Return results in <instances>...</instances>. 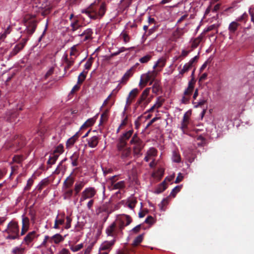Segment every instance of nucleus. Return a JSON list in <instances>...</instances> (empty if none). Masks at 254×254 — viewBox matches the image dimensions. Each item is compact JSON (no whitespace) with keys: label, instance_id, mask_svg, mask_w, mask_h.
<instances>
[{"label":"nucleus","instance_id":"f8f14e48","mask_svg":"<svg viewBox=\"0 0 254 254\" xmlns=\"http://www.w3.org/2000/svg\"><path fill=\"white\" fill-rule=\"evenodd\" d=\"M98 11H96V18H101L103 16L106 11V4L105 2L101 1V0H98Z\"/></svg>","mask_w":254,"mask_h":254},{"label":"nucleus","instance_id":"0eeeda50","mask_svg":"<svg viewBox=\"0 0 254 254\" xmlns=\"http://www.w3.org/2000/svg\"><path fill=\"white\" fill-rule=\"evenodd\" d=\"M115 239L110 241H105L103 243L99 249L98 254H108L112 249V247L114 245Z\"/></svg>","mask_w":254,"mask_h":254},{"label":"nucleus","instance_id":"ea45409f","mask_svg":"<svg viewBox=\"0 0 254 254\" xmlns=\"http://www.w3.org/2000/svg\"><path fill=\"white\" fill-rule=\"evenodd\" d=\"M25 251V249L21 247H15L12 249V253L13 254H22Z\"/></svg>","mask_w":254,"mask_h":254},{"label":"nucleus","instance_id":"2f4dec72","mask_svg":"<svg viewBox=\"0 0 254 254\" xmlns=\"http://www.w3.org/2000/svg\"><path fill=\"white\" fill-rule=\"evenodd\" d=\"M172 159L174 162L176 163H180L181 162V157L178 151L175 150L173 152Z\"/></svg>","mask_w":254,"mask_h":254},{"label":"nucleus","instance_id":"69168bd1","mask_svg":"<svg viewBox=\"0 0 254 254\" xmlns=\"http://www.w3.org/2000/svg\"><path fill=\"white\" fill-rule=\"evenodd\" d=\"M127 120V117H126L124 119V120L122 121V123H121V124L120 126H119V127H118V129H117V133H118V132L120 131V129H121V127H122L123 126H126V125Z\"/></svg>","mask_w":254,"mask_h":254},{"label":"nucleus","instance_id":"6e6552de","mask_svg":"<svg viewBox=\"0 0 254 254\" xmlns=\"http://www.w3.org/2000/svg\"><path fill=\"white\" fill-rule=\"evenodd\" d=\"M95 1L92 3L87 8L82 9L81 12L85 13L90 19H95Z\"/></svg>","mask_w":254,"mask_h":254},{"label":"nucleus","instance_id":"473e14b6","mask_svg":"<svg viewBox=\"0 0 254 254\" xmlns=\"http://www.w3.org/2000/svg\"><path fill=\"white\" fill-rule=\"evenodd\" d=\"M85 183L83 182H78L75 184L74 190L76 194H77L83 188Z\"/></svg>","mask_w":254,"mask_h":254},{"label":"nucleus","instance_id":"72a5a7b5","mask_svg":"<svg viewBox=\"0 0 254 254\" xmlns=\"http://www.w3.org/2000/svg\"><path fill=\"white\" fill-rule=\"evenodd\" d=\"M37 27V23L35 21H32L28 23V25L27 26V32H34Z\"/></svg>","mask_w":254,"mask_h":254},{"label":"nucleus","instance_id":"37998d69","mask_svg":"<svg viewBox=\"0 0 254 254\" xmlns=\"http://www.w3.org/2000/svg\"><path fill=\"white\" fill-rule=\"evenodd\" d=\"M181 188L182 186H177L175 187L171 192L170 195L175 197L176 194L181 190Z\"/></svg>","mask_w":254,"mask_h":254},{"label":"nucleus","instance_id":"338daca9","mask_svg":"<svg viewBox=\"0 0 254 254\" xmlns=\"http://www.w3.org/2000/svg\"><path fill=\"white\" fill-rule=\"evenodd\" d=\"M190 99V97L188 96H185L184 95L181 100L182 103L187 104L189 103V101Z\"/></svg>","mask_w":254,"mask_h":254},{"label":"nucleus","instance_id":"3c124183","mask_svg":"<svg viewBox=\"0 0 254 254\" xmlns=\"http://www.w3.org/2000/svg\"><path fill=\"white\" fill-rule=\"evenodd\" d=\"M168 203V198L166 197L164 198L161 201L160 204L159 205L160 207V208L162 210H165L164 207L166 206Z\"/></svg>","mask_w":254,"mask_h":254},{"label":"nucleus","instance_id":"423d86ee","mask_svg":"<svg viewBox=\"0 0 254 254\" xmlns=\"http://www.w3.org/2000/svg\"><path fill=\"white\" fill-rule=\"evenodd\" d=\"M248 14L246 13H243L240 17H238L235 21L232 22L229 26V30L230 31L240 30L242 26L240 22L246 23L248 19Z\"/></svg>","mask_w":254,"mask_h":254},{"label":"nucleus","instance_id":"5701e85b","mask_svg":"<svg viewBox=\"0 0 254 254\" xmlns=\"http://www.w3.org/2000/svg\"><path fill=\"white\" fill-rule=\"evenodd\" d=\"M189 123V116L187 115V113L184 114L183 119L181 123V129L183 132L187 128L188 125Z\"/></svg>","mask_w":254,"mask_h":254},{"label":"nucleus","instance_id":"4468645a","mask_svg":"<svg viewBox=\"0 0 254 254\" xmlns=\"http://www.w3.org/2000/svg\"><path fill=\"white\" fill-rule=\"evenodd\" d=\"M18 114L16 111H8L5 114V119L9 123L15 122Z\"/></svg>","mask_w":254,"mask_h":254},{"label":"nucleus","instance_id":"de8ad7c7","mask_svg":"<svg viewBox=\"0 0 254 254\" xmlns=\"http://www.w3.org/2000/svg\"><path fill=\"white\" fill-rule=\"evenodd\" d=\"M86 72L83 71L79 75L78 77V83L81 84L83 82L86 77Z\"/></svg>","mask_w":254,"mask_h":254},{"label":"nucleus","instance_id":"79ce46f5","mask_svg":"<svg viewBox=\"0 0 254 254\" xmlns=\"http://www.w3.org/2000/svg\"><path fill=\"white\" fill-rule=\"evenodd\" d=\"M64 146L62 144H60L55 148L53 152L54 153H58L59 154H61L63 153L64 152Z\"/></svg>","mask_w":254,"mask_h":254},{"label":"nucleus","instance_id":"8fccbe9b","mask_svg":"<svg viewBox=\"0 0 254 254\" xmlns=\"http://www.w3.org/2000/svg\"><path fill=\"white\" fill-rule=\"evenodd\" d=\"M33 182H34V181L32 179H31V178L29 179L27 181L26 186L24 188V190L25 191L29 190H30L31 187L33 185Z\"/></svg>","mask_w":254,"mask_h":254},{"label":"nucleus","instance_id":"ddd939ff","mask_svg":"<svg viewBox=\"0 0 254 254\" xmlns=\"http://www.w3.org/2000/svg\"><path fill=\"white\" fill-rule=\"evenodd\" d=\"M38 235L37 234L36 231H33L28 233L24 237L22 243L26 245H29L33 241L37 238Z\"/></svg>","mask_w":254,"mask_h":254},{"label":"nucleus","instance_id":"2eb2a0df","mask_svg":"<svg viewBox=\"0 0 254 254\" xmlns=\"http://www.w3.org/2000/svg\"><path fill=\"white\" fill-rule=\"evenodd\" d=\"M205 33H201V34L197 38L191 39V48L193 50L196 48L200 44L201 42L203 41L205 37Z\"/></svg>","mask_w":254,"mask_h":254},{"label":"nucleus","instance_id":"e2e57ef3","mask_svg":"<svg viewBox=\"0 0 254 254\" xmlns=\"http://www.w3.org/2000/svg\"><path fill=\"white\" fill-rule=\"evenodd\" d=\"M137 203V201L135 199L132 200L130 201H129L128 203V207L130 208L131 209H133L135 206L136 203Z\"/></svg>","mask_w":254,"mask_h":254},{"label":"nucleus","instance_id":"c756f323","mask_svg":"<svg viewBox=\"0 0 254 254\" xmlns=\"http://www.w3.org/2000/svg\"><path fill=\"white\" fill-rule=\"evenodd\" d=\"M147 74L149 75L150 78L151 80V81L149 83V85L152 84L155 81L158 80L157 79H156V77L157 75V71L156 70L154 69L152 71L148 72Z\"/></svg>","mask_w":254,"mask_h":254},{"label":"nucleus","instance_id":"f03ea898","mask_svg":"<svg viewBox=\"0 0 254 254\" xmlns=\"http://www.w3.org/2000/svg\"><path fill=\"white\" fill-rule=\"evenodd\" d=\"M133 132L132 129L126 131L121 135L118 139L117 144L118 150L122 151L121 156L123 158L128 157L131 153L130 147H126L127 141L131 136Z\"/></svg>","mask_w":254,"mask_h":254},{"label":"nucleus","instance_id":"f704fd0d","mask_svg":"<svg viewBox=\"0 0 254 254\" xmlns=\"http://www.w3.org/2000/svg\"><path fill=\"white\" fill-rule=\"evenodd\" d=\"M143 234L139 235L134 239L132 243L133 246L136 247L142 242L143 239Z\"/></svg>","mask_w":254,"mask_h":254},{"label":"nucleus","instance_id":"a19ab883","mask_svg":"<svg viewBox=\"0 0 254 254\" xmlns=\"http://www.w3.org/2000/svg\"><path fill=\"white\" fill-rule=\"evenodd\" d=\"M87 145L91 148L95 147V136H93L87 139Z\"/></svg>","mask_w":254,"mask_h":254},{"label":"nucleus","instance_id":"9d476101","mask_svg":"<svg viewBox=\"0 0 254 254\" xmlns=\"http://www.w3.org/2000/svg\"><path fill=\"white\" fill-rule=\"evenodd\" d=\"M95 193L94 189L93 188H86L82 193L80 201H83L86 199L92 197Z\"/></svg>","mask_w":254,"mask_h":254},{"label":"nucleus","instance_id":"13d9d810","mask_svg":"<svg viewBox=\"0 0 254 254\" xmlns=\"http://www.w3.org/2000/svg\"><path fill=\"white\" fill-rule=\"evenodd\" d=\"M64 183L66 188H69L72 185L73 183V180L71 178H69L66 179L64 181Z\"/></svg>","mask_w":254,"mask_h":254},{"label":"nucleus","instance_id":"aec40b11","mask_svg":"<svg viewBox=\"0 0 254 254\" xmlns=\"http://www.w3.org/2000/svg\"><path fill=\"white\" fill-rule=\"evenodd\" d=\"M151 81L149 75L147 73L141 75L139 82V86L142 88L145 86L148 82Z\"/></svg>","mask_w":254,"mask_h":254},{"label":"nucleus","instance_id":"1a4fd4ad","mask_svg":"<svg viewBox=\"0 0 254 254\" xmlns=\"http://www.w3.org/2000/svg\"><path fill=\"white\" fill-rule=\"evenodd\" d=\"M118 180V176L116 175L113 176L110 178L111 185L113 188L115 190L122 189L125 187V182L121 181L116 183Z\"/></svg>","mask_w":254,"mask_h":254},{"label":"nucleus","instance_id":"7ed1b4c3","mask_svg":"<svg viewBox=\"0 0 254 254\" xmlns=\"http://www.w3.org/2000/svg\"><path fill=\"white\" fill-rule=\"evenodd\" d=\"M4 232L7 234V236L5 237L7 240H15L19 238V226L16 222H10Z\"/></svg>","mask_w":254,"mask_h":254},{"label":"nucleus","instance_id":"a211bd4d","mask_svg":"<svg viewBox=\"0 0 254 254\" xmlns=\"http://www.w3.org/2000/svg\"><path fill=\"white\" fill-rule=\"evenodd\" d=\"M150 88H146L142 93L140 98L138 99L136 103L137 106L140 105L143 101H144L148 96Z\"/></svg>","mask_w":254,"mask_h":254},{"label":"nucleus","instance_id":"a18cd8bd","mask_svg":"<svg viewBox=\"0 0 254 254\" xmlns=\"http://www.w3.org/2000/svg\"><path fill=\"white\" fill-rule=\"evenodd\" d=\"M93 61V58L91 57L89 59H88L84 65L85 69L89 70L90 68Z\"/></svg>","mask_w":254,"mask_h":254},{"label":"nucleus","instance_id":"cd10ccee","mask_svg":"<svg viewBox=\"0 0 254 254\" xmlns=\"http://www.w3.org/2000/svg\"><path fill=\"white\" fill-rule=\"evenodd\" d=\"M167 188V183L165 181H163L156 189L155 192L156 193H160L164 191Z\"/></svg>","mask_w":254,"mask_h":254},{"label":"nucleus","instance_id":"09e8293b","mask_svg":"<svg viewBox=\"0 0 254 254\" xmlns=\"http://www.w3.org/2000/svg\"><path fill=\"white\" fill-rule=\"evenodd\" d=\"M22 227H29V219L28 217L22 215Z\"/></svg>","mask_w":254,"mask_h":254},{"label":"nucleus","instance_id":"4be33fe9","mask_svg":"<svg viewBox=\"0 0 254 254\" xmlns=\"http://www.w3.org/2000/svg\"><path fill=\"white\" fill-rule=\"evenodd\" d=\"M79 157V153L78 152H75L70 157L71 161L72 166L76 167L78 165V160Z\"/></svg>","mask_w":254,"mask_h":254},{"label":"nucleus","instance_id":"49530a36","mask_svg":"<svg viewBox=\"0 0 254 254\" xmlns=\"http://www.w3.org/2000/svg\"><path fill=\"white\" fill-rule=\"evenodd\" d=\"M152 56L150 55H147L139 59V62L141 63L145 64L147 63L151 59Z\"/></svg>","mask_w":254,"mask_h":254},{"label":"nucleus","instance_id":"c03bdc74","mask_svg":"<svg viewBox=\"0 0 254 254\" xmlns=\"http://www.w3.org/2000/svg\"><path fill=\"white\" fill-rule=\"evenodd\" d=\"M79 53L76 49V46H74L72 47L70 52V55L71 56H75V57H76L77 56L79 55Z\"/></svg>","mask_w":254,"mask_h":254},{"label":"nucleus","instance_id":"6ab92c4d","mask_svg":"<svg viewBox=\"0 0 254 254\" xmlns=\"http://www.w3.org/2000/svg\"><path fill=\"white\" fill-rule=\"evenodd\" d=\"M79 137L78 132H76L74 135L69 138L66 142V148L71 147Z\"/></svg>","mask_w":254,"mask_h":254},{"label":"nucleus","instance_id":"c85d7f7f","mask_svg":"<svg viewBox=\"0 0 254 254\" xmlns=\"http://www.w3.org/2000/svg\"><path fill=\"white\" fill-rule=\"evenodd\" d=\"M161 86L160 84L159 81V80L155 81V82H154L153 86L152 87V92L154 93L157 94L158 93V92H159V91L161 90Z\"/></svg>","mask_w":254,"mask_h":254},{"label":"nucleus","instance_id":"a878e982","mask_svg":"<svg viewBox=\"0 0 254 254\" xmlns=\"http://www.w3.org/2000/svg\"><path fill=\"white\" fill-rule=\"evenodd\" d=\"M108 109H106L104 110L101 116L99 125H101L103 123L107 121L108 118Z\"/></svg>","mask_w":254,"mask_h":254},{"label":"nucleus","instance_id":"052dcab7","mask_svg":"<svg viewBox=\"0 0 254 254\" xmlns=\"http://www.w3.org/2000/svg\"><path fill=\"white\" fill-rule=\"evenodd\" d=\"M193 90V88H189V86H188V88L185 90L184 92V95L190 97Z\"/></svg>","mask_w":254,"mask_h":254},{"label":"nucleus","instance_id":"6e6d98bb","mask_svg":"<svg viewBox=\"0 0 254 254\" xmlns=\"http://www.w3.org/2000/svg\"><path fill=\"white\" fill-rule=\"evenodd\" d=\"M94 242L92 243L87 246L83 254H90L94 246Z\"/></svg>","mask_w":254,"mask_h":254},{"label":"nucleus","instance_id":"393cba45","mask_svg":"<svg viewBox=\"0 0 254 254\" xmlns=\"http://www.w3.org/2000/svg\"><path fill=\"white\" fill-rule=\"evenodd\" d=\"M51 240L54 243L58 244L64 240V237L59 234H57L51 237Z\"/></svg>","mask_w":254,"mask_h":254},{"label":"nucleus","instance_id":"bf43d9fd","mask_svg":"<svg viewBox=\"0 0 254 254\" xmlns=\"http://www.w3.org/2000/svg\"><path fill=\"white\" fill-rule=\"evenodd\" d=\"M145 222L146 223L152 225L154 223V219L151 216H148L145 219Z\"/></svg>","mask_w":254,"mask_h":254},{"label":"nucleus","instance_id":"9b49d317","mask_svg":"<svg viewBox=\"0 0 254 254\" xmlns=\"http://www.w3.org/2000/svg\"><path fill=\"white\" fill-rule=\"evenodd\" d=\"M198 59V57L197 56H196L192 58L189 63L186 64L184 65L183 68L180 71V74L183 75L185 73L188 72L190 68L192 67L193 63L196 62Z\"/></svg>","mask_w":254,"mask_h":254},{"label":"nucleus","instance_id":"58836bf2","mask_svg":"<svg viewBox=\"0 0 254 254\" xmlns=\"http://www.w3.org/2000/svg\"><path fill=\"white\" fill-rule=\"evenodd\" d=\"M157 150L154 147L149 148V149L146 152L147 155L149 156L150 157L156 156L157 155Z\"/></svg>","mask_w":254,"mask_h":254},{"label":"nucleus","instance_id":"b1692460","mask_svg":"<svg viewBox=\"0 0 254 254\" xmlns=\"http://www.w3.org/2000/svg\"><path fill=\"white\" fill-rule=\"evenodd\" d=\"M49 184V181L47 179L43 180L37 186L36 190L39 192H41V190L45 188Z\"/></svg>","mask_w":254,"mask_h":254},{"label":"nucleus","instance_id":"774afa93","mask_svg":"<svg viewBox=\"0 0 254 254\" xmlns=\"http://www.w3.org/2000/svg\"><path fill=\"white\" fill-rule=\"evenodd\" d=\"M249 12L251 16V21L254 23V9L250 8Z\"/></svg>","mask_w":254,"mask_h":254},{"label":"nucleus","instance_id":"7c9ffc66","mask_svg":"<svg viewBox=\"0 0 254 254\" xmlns=\"http://www.w3.org/2000/svg\"><path fill=\"white\" fill-rule=\"evenodd\" d=\"M165 63H166V61L164 59H163V58L159 59L158 60V61L157 62V63L154 65L153 69H155L157 67H160L161 68H162L165 66Z\"/></svg>","mask_w":254,"mask_h":254},{"label":"nucleus","instance_id":"bb28decb","mask_svg":"<svg viewBox=\"0 0 254 254\" xmlns=\"http://www.w3.org/2000/svg\"><path fill=\"white\" fill-rule=\"evenodd\" d=\"M108 109H106L104 110L101 116L99 125H101L103 123L107 121L108 118Z\"/></svg>","mask_w":254,"mask_h":254},{"label":"nucleus","instance_id":"0e129e2a","mask_svg":"<svg viewBox=\"0 0 254 254\" xmlns=\"http://www.w3.org/2000/svg\"><path fill=\"white\" fill-rule=\"evenodd\" d=\"M218 26V24L211 25L208 27L207 30L204 31L203 32H209L211 30H217V28Z\"/></svg>","mask_w":254,"mask_h":254},{"label":"nucleus","instance_id":"f257e3e1","mask_svg":"<svg viewBox=\"0 0 254 254\" xmlns=\"http://www.w3.org/2000/svg\"><path fill=\"white\" fill-rule=\"evenodd\" d=\"M131 222L132 219L130 216L126 214L119 215L116 221L106 229V233L108 236L113 237L114 239L119 236H122L125 226L129 225Z\"/></svg>","mask_w":254,"mask_h":254},{"label":"nucleus","instance_id":"20e7f679","mask_svg":"<svg viewBox=\"0 0 254 254\" xmlns=\"http://www.w3.org/2000/svg\"><path fill=\"white\" fill-rule=\"evenodd\" d=\"M25 144L24 137L21 135H17L11 142L6 143L5 146L6 148H11L13 151H16L24 147Z\"/></svg>","mask_w":254,"mask_h":254},{"label":"nucleus","instance_id":"680f3d73","mask_svg":"<svg viewBox=\"0 0 254 254\" xmlns=\"http://www.w3.org/2000/svg\"><path fill=\"white\" fill-rule=\"evenodd\" d=\"M207 102V100L205 99H201L199 101L196 103V105L195 106V107H201L204 105ZM194 104H196V103H194Z\"/></svg>","mask_w":254,"mask_h":254},{"label":"nucleus","instance_id":"c9c22d12","mask_svg":"<svg viewBox=\"0 0 254 254\" xmlns=\"http://www.w3.org/2000/svg\"><path fill=\"white\" fill-rule=\"evenodd\" d=\"M94 120L93 118L89 119L81 127L80 129H83L87 127H89L90 126L93 125L94 124Z\"/></svg>","mask_w":254,"mask_h":254},{"label":"nucleus","instance_id":"39448f33","mask_svg":"<svg viewBox=\"0 0 254 254\" xmlns=\"http://www.w3.org/2000/svg\"><path fill=\"white\" fill-rule=\"evenodd\" d=\"M130 144L133 145V152L135 155H141V151L144 146L143 141L138 137L137 133L134 134L130 141Z\"/></svg>","mask_w":254,"mask_h":254},{"label":"nucleus","instance_id":"e433bc0d","mask_svg":"<svg viewBox=\"0 0 254 254\" xmlns=\"http://www.w3.org/2000/svg\"><path fill=\"white\" fill-rule=\"evenodd\" d=\"M69 248L71 251L73 252H76L80 250L83 248V244H80L77 245H69Z\"/></svg>","mask_w":254,"mask_h":254},{"label":"nucleus","instance_id":"4c0bfd02","mask_svg":"<svg viewBox=\"0 0 254 254\" xmlns=\"http://www.w3.org/2000/svg\"><path fill=\"white\" fill-rule=\"evenodd\" d=\"M164 101V99L162 98V97L159 96L157 98V101L154 106L156 108V109H158L162 106Z\"/></svg>","mask_w":254,"mask_h":254},{"label":"nucleus","instance_id":"4d7b16f0","mask_svg":"<svg viewBox=\"0 0 254 254\" xmlns=\"http://www.w3.org/2000/svg\"><path fill=\"white\" fill-rule=\"evenodd\" d=\"M66 225L65 226V228L67 229L70 228L71 227V222L72 219L70 216H67L66 217Z\"/></svg>","mask_w":254,"mask_h":254},{"label":"nucleus","instance_id":"5fc2aeb1","mask_svg":"<svg viewBox=\"0 0 254 254\" xmlns=\"http://www.w3.org/2000/svg\"><path fill=\"white\" fill-rule=\"evenodd\" d=\"M65 62H66V63L67 64V66L65 67V68H69L74 63V60L73 59H71V60H69L67 59V55H66L65 58Z\"/></svg>","mask_w":254,"mask_h":254},{"label":"nucleus","instance_id":"dca6fc26","mask_svg":"<svg viewBox=\"0 0 254 254\" xmlns=\"http://www.w3.org/2000/svg\"><path fill=\"white\" fill-rule=\"evenodd\" d=\"M139 92V90L137 88L132 89L129 93L128 97L126 100V104L129 106L131 104L132 101L136 97Z\"/></svg>","mask_w":254,"mask_h":254},{"label":"nucleus","instance_id":"412c9836","mask_svg":"<svg viewBox=\"0 0 254 254\" xmlns=\"http://www.w3.org/2000/svg\"><path fill=\"white\" fill-rule=\"evenodd\" d=\"M133 73L134 72L132 71V69H128L122 77L121 83L126 84L129 78L133 75Z\"/></svg>","mask_w":254,"mask_h":254},{"label":"nucleus","instance_id":"603ef678","mask_svg":"<svg viewBox=\"0 0 254 254\" xmlns=\"http://www.w3.org/2000/svg\"><path fill=\"white\" fill-rule=\"evenodd\" d=\"M23 160V156L21 155H15L13 157V161L17 163H20Z\"/></svg>","mask_w":254,"mask_h":254},{"label":"nucleus","instance_id":"864d4df0","mask_svg":"<svg viewBox=\"0 0 254 254\" xmlns=\"http://www.w3.org/2000/svg\"><path fill=\"white\" fill-rule=\"evenodd\" d=\"M120 37L123 39L125 43H127L129 41V37L127 33H122L120 35Z\"/></svg>","mask_w":254,"mask_h":254},{"label":"nucleus","instance_id":"f3484780","mask_svg":"<svg viewBox=\"0 0 254 254\" xmlns=\"http://www.w3.org/2000/svg\"><path fill=\"white\" fill-rule=\"evenodd\" d=\"M26 41H25L23 43H20L17 44L12 51L10 52V55L11 56H14L17 55L21 50H22L25 46Z\"/></svg>","mask_w":254,"mask_h":254}]
</instances>
